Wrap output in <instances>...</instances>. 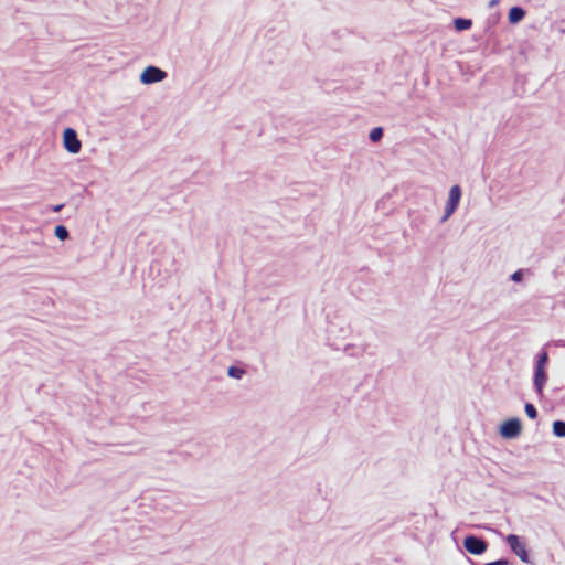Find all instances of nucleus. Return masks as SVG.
<instances>
[{
	"label": "nucleus",
	"mask_w": 565,
	"mask_h": 565,
	"mask_svg": "<svg viewBox=\"0 0 565 565\" xmlns=\"http://www.w3.org/2000/svg\"><path fill=\"white\" fill-rule=\"evenodd\" d=\"M489 543L478 534H467L462 539V547L472 555H482L488 550Z\"/></svg>",
	"instance_id": "nucleus-1"
},
{
	"label": "nucleus",
	"mask_w": 565,
	"mask_h": 565,
	"mask_svg": "<svg viewBox=\"0 0 565 565\" xmlns=\"http://www.w3.org/2000/svg\"><path fill=\"white\" fill-rule=\"evenodd\" d=\"M461 199V188L459 185H454L449 190L448 199L445 205V213L441 217V221L445 222L448 220L454 212L457 210L459 202Z\"/></svg>",
	"instance_id": "nucleus-2"
},
{
	"label": "nucleus",
	"mask_w": 565,
	"mask_h": 565,
	"mask_svg": "<svg viewBox=\"0 0 565 565\" xmlns=\"http://www.w3.org/2000/svg\"><path fill=\"white\" fill-rule=\"evenodd\" d=\"M500 435L505 439H514L522 431V423L519 418L513 417L503 422L500 426Z\"/></svg>",
	"instance_id": "nucleus-3"
},
{
	"label": "nucleus",
	"mask_w": 565,
	"mask_h": 565,
	"mask_svg": "<svg viewBox=\"0 0 565 565\" xmlns=\"http://www.w3.org/2000/svg\"><path fill=\"white\" fill-rule=\"evenodd\" d=\"M63 143L70 153H78L82 148V142L77 138V134L73 128H66L63 132Z\"/></svg>",
	"instance_id": "nucleus-4"
},
{
	"label": "nucleus",
	"mask_w": 565,
	"mask_h": 565,
	"mask_svg": "<svg viewBox=\"0 0 565 565\" xmlns=\"http://www.w3.org/2000/svg\"><path fill=\"white\" fill-rule=\"evenodd\" d=\"M167 73L156 66H148L142 72L140 79L145 84H152L164 79Z\"/></svg>",
	"instance_id": "nucleus-5"
},
{
	"label": "nucleus",
	"mask_w": 565,
	"mask_h": 565,
	"mask_svg": "<svg viewBox=\"0 0 565 565\" xmlns=\"http://www.w3.org/2000/svg\"><path fill=\"white\" fill-rule=\"evenodd\" d=\"M507 541L511 550L521 558L522 562L529 563V555L524 545L520 542L519 537L514 534L507 536Z\"/></svg>",
	"instance_id": "nucleus-6"
},
{
	"label": "nucleus",
	"mask_w": 565,
	"mask_h": 565,
	"mask_svg": "<svg viewBox=\"0 0 565 565\" xmlns=\"http://www.w3.org/2000/svg\"><path fill=\"white\" fill-rule=\"evenodd\" d=\"M547 381V374L545 372V369L543 367H535L534 373V386L536 392L541 395L543 392V387Z\"/></svg>",
	"instance_id": "nucleus-7"
},
{
	"label": "nucleus",
	"mask_w": 565,
	"mask_h": 565,
	"mask_svg": "<svg viewBox=\"0 0 565 565\" xmlns=\"http://www.w3.org/2000/svg\"><path fill=\"white\" fill-rule=\"evenodd\" d=\"M226 374L231 379L241 380L246 374V369L242 363H234L227 367Z\"/></svg>",
	"instance_id": "nucleus-8"
},
{
	"label": "nucleus",
	"mask_w": 565,
	"mask_h": 565,
	"mask_svg": "<svg viewBox=\"0 0 565 565\" xmlns=\"http://www.w3.org/2000/svg\"><path fill=\"white\" fill-rule=\"evenodd\" d=\"M525 15V11L521 7H512L509 12V21L513 24L519 23Z\"/></svg>",
	"instance_id": "nucleus-9"
},
{
	"label": "nucleus",
	"mask_w": 565,
	"mask_h": 565,
	"mask_svg": "<svg viewBox=\"0 0 565 565\" xmlns=\"http://www.w3.org/2000/svg\"><path fill=\"white\" fill-rule=\"evenodd\" d=\"M471 25H472V21L469 19L457 18L454 20V26L459 32L470 29Z\"/></svg>",
	"instance_id": "nucleus-10"
},
{
	"label": "nucleus",
	"mask_w": 565,
	"mask_h": 565,
	"mask_svg": "<svg viewBox=\"0 0 565 565\" xmlns=\"http://www.w3.org/2000/svg\"><path fill=\"white\" fill-rule=\"evenodd\" d=\"M343 351L350 356H358L363 353L364 349L361 347H356L354 344L348 343L344 345Z\"/></svg>",
	"instance_id": "nucleus-11"
},
{
	"label": "nucleus",
	"mask_w": 565,
	"mask_h": 565,
	"mask_svg": "<svg viewBox=\"0 0 565 565\" xmlns=\"http://www.w3.org/2000/svg\"><path fill=\"white\" fill-rule=\"evenodd\" d=\"M553 434L557 437H565V422L555 420L553 423Z\"/></svg>",
	"instance_id": "nucleus-12"
},
{
	"label": "nucleus",
	"mask_w": 565,
	"mask_h": 565,
	"mask_svg": "<svg viewBox=\"0 0 565 565\" xmlns=\"http://www.w3.org/2000/svg\"><path fill=\"white\" fill-rule=\"evenodd\" d=\"M382 136L383 129L381 127L373 128L370 132V139L373 142H377L379 140H381Z\"/></svg>",
	"instance_id": "nucleus-13"
},
{
	"label": "nucleus",
	"mask_w": 565,
	"mask_h": 565,
	"mask_svg": "<svg viewBox=\"0 0 565 565\" xmlns=\"http://www.w3.org/2000/svg\"><path fill=\"white\" fill-rule=\"evenodd\" d=\"M524 409H525V414L531 418V419H535L537 417V411L535 408V406L531 403H526L525 406H524Z\"/></svg>",
	"instance_id": "nucleus-14"
},
{
	"label": "nucleus",
	"mask_w": 565,
	"mask_h": 565,
	"mask_svg": "<svg viewBox=\"0 0 565 565\" xmlns=\"http://www.w3.org/2000/svg\"><path fill=\"white\" fill-rule=\"evenodd\" d=\"M55 235L60 238V239H65L67 236H68V231L65 226L63 225H57L55 227Z\"/></svg>",
	"instance_id": "nucleus-15"
},
{
	"label": "nucleus",
	"mask_w": 565,
	"mask_h": 565,
	"mask_svg": "<svg viewBox=\"0 0 565 565\" xmlns=\"http://www.w3.org/2000/svg\"><path fill=\"white\" fill-rule=\"evenodd\" d=\"M548 361V355L546 352H542L540 355H539V359H537V362H536V366L535 367H543L545 369V364L547 363Z\"/></svg>",
	"instance_id": "nucleus-16"
},
{
	"label": "nucleus",
	"mask_w": 565,
	"mask_h": 565,
	"mask_svg": "<svg viewBox=\"0 0 565 565\" xmlns=\"http://www.w3.org/2000/svg\"><path fill=\"white\" fill-rule=\"evenodd\" d=\"M523 274H524V270L523 269H519L515 273H513L510 278H511L512 281L519 282V281L522 280Z\"/></svg>",
	"instance_id": "nucleus-17"
},
{
	"label": "nucleus",
	"mask_w": 565,
	"mask_h": 565,
	"mask_svg": "<svg viewBox=\"0 0 565 565\" xmlns=\"http://www.w3.org/2000/svg\"><path fill=\"white\" fill-rule=\"evenodd\" d=\"M497 565H512V564L507 559H497Z\"/></svg>",
	"instance_id": "nucleus-18"
},
{
	"label": "nucleus",
	"mask_w": 565,
	"mask_h": 565,
	"mask_svg": "<svg viewBox=\"0 0 565 565\" xmlns=\"http://www.w3.org/2000/svg\"><path fill=\"white\" fill-rule=\"evenodd\" d=\"M487 529L490 530V531H494V529L491 527V526H487Z\"/></svg>",
	"instance_id": "nucleus-19"
}]
</instances>
